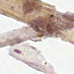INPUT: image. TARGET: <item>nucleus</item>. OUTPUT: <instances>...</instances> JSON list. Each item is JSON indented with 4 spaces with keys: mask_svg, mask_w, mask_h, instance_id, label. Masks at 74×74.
<instances>
[{
    "mask_svg": "<svg viewBox=\"0 0 74 74\" xmlns=\"http://www.w3.org/2000/svg\"><path fill=\"white\" fill-rule=\"evenodd\" d=\"M20 40H21L20 42H22V40L21 39H20Z\"/></svg>",
    "mask_w": 74,
    "mask_h": 74,
    "instance_id": "obj_7",
    "label": "nucleus"
},
{
    "mask_svg": "<svg viewBox=\"0 0 74 74\" xmlns=\"http://www.w3.org/2000/svg\"><path fill=\"white\" fill-rule=\"evenodd\" d=\"M55 27V28H56V27Z\"/></svg>",
    "mask_w": 74,
    "mask_h": 74,
    "instance_id": "obj_9",
    "label": "nucleus"
},
{
    "mask_svg": "<svg viewBox=\"0 0 74 74\" xmlns=\"http://www.w3.org/2000/svg\"><path fill=\"white\" fill-rule=\"evenodd\" d=\"M67 19H68V18H67Z\"/></svg>",
    "mask_w": 74,
    "mask_h": 74,
    "instance_id": "obj_10",
    "label": "nucleus"
},
{
    "mask_svg": "<svg viewBox=\"0 0 74 74\" xmlns=\"http://www.w3.org/2000/svg\"><path fill=\"white\" fill-rule=\"evenodd\" d=\"M69 20H70V21H71V22H73V21H74V19H69Z\"/></svg>",
    "mask_w": 74,
    "mask_h": 74,
    "instance_id": "obj_4",
    "label": "nucleus"
},
{
    "mask_svg": "<svg viewBox=\"0 0 74 74\" xmlns=\"http://www.w3.org/2000/svg\"><path fill=\"white\" fill-rule=\"evenodd\" d=\"M14 51L16 52H17L18 53H21V51L17 49H16L14 50Z\"/></svg>",
    "mask_w": 74,
    "mask_h": 74,
    "instance_id": "obj_3",
    "label": "nucleus"
},
{
    "mask_svg": "<svg viewBox=\"0 0 74 74\" xmlns=\"http://www.w3.org/2000/svg\"><path fill=\"white\" fill-rule=\"evenodd\" d=\"M31 26L33 27L35 30H36L37 32H40V33H43L44 31L40 30L39 29L38 27H41V28L43 29H44V28H46L47 29V30L50 34L52 33H53V32H55V31H56V29H55V31L53 29V28H52V26L50 27V26L49 25L48 26L45 27V26L42 25L41 23H31Z\"/></svg>",
    "mask_w": 74,
    "mask_h": 74,
    "instance_id": "obj_1",
    "label": "nucleus"
},
{
    "mask_svg": "<svg viewBox=\"0 0 74 74\" xmlns=\"http://www.w3.org/2000/svg\"><path fill=\"white\" fill-rule=\"evenodd\" d=\"M31 6V3L29 1H27L26 3L24 4L23 6V11L25 15L26 13H31L33 11V8Z\"/></svg>",
    "mask_w": 74,
    "mask_h": 74,
    "instance_id": "obj_2",
    "label": "nucleus"
},
{
    "mask_svg": "<svg viewBox=\"0 0 74 74\" xmlns=\"http://www.w3.org/2000/svg\"><path fill=\"white\" fill-rule=\"evenodd\" d=\"M50 17H51V18H52V17L53 18H54V16H53L52 15H51L50 16Z\"/></svg>",
    "mask_w": 74,
    "mask_h": 74,
    "instance_id": "obj_6",
    "label": "nucleus"
},
{
    "mask_svg": "<svg viewBox=\"0 0 74 74\" xmlns=\"http://www.w3.org/2000/svg\"><path fill=\"white\" fill-rule=\"evenodd\" d=\"M53 26H54V27H55V25H53Z\"/></svg>",
    "mask_w": 74,
    "mask_h": 74,
    "instance_id": "obj_8",
    "label": "nucleus"
},
{
    "mask_svg": "<svg viewBox=\"0 0 74 74\" xmlns=\"http://www.w3.org/2000/svg\"><path fill=\"white\" fill-rule=\"evenodd\" d=\"M11 10H12V11H13V7H11Z\"/></svg>",
    "mask_w": 74,
    "mask_h": 74,
    "instance_id": "obj_5",
    "label": "nucleus"
}]
</instances>
